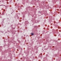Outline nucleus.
Masks as SVG:
<instances>
[{
	"mask_svg": "<svg viewBox=\"0 0 61 61\" xmlns=\"http://www.w3.org/2000/svg\"><path fill=\"white\" fill-rule=\"evenodd\" d=\"M31 35L32 36H33V35H34V34L33 33H31Z\"/></svg>",
	"mask_w": 61,
	"mask_h": 61,
	"instance_id": "obj_1",
	"label": "nucleus"
},
{
	"mask_svg": "<svg viewBox=\"0 0 61 61\" xmlns=\"http://www.w3.org/2000/svg\"><path fill=\"white\" fill-rule=\"evenodd\" d=\"M13 26V25H11V26Z\"/></svg>",
	"mask_w": 61,
	"mask_h": 61,
	"instance_id": "obj_2",
	"label": "nucleus"
},
{
	"mask_svg": "<svg viewBox=\"0 0 61 61\" xmlns=\"http://www.w3.org/2000/svg\"><path fill=\"white\" fill-rule=\"evenodd\" d=\"M40 13H41V12H40Z\"/></svg>",
	"mask_w": 61,
	"mask_h": 61,
	"instance_id": "obj_3",
	"label": "nucleus"
}]
</instances>
